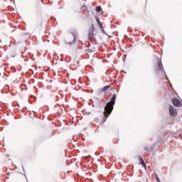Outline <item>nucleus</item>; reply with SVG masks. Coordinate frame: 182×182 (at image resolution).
Instances as JSON below:
<instances>
[{
    "instance_id": "39448f33",
    "label": "nucleus",
    "mask_w": 182,
    "mask_h": 182,
    "mask_svg": "<svg viewBox=\"0 0 182 182\" xmlns=\"http://www.w3.org/2000/svg\"><path fill=\"white\" fill-rule=\"evenodd\" d=\"M172 103L176 107H180V106H181V102H180V100L177 98H173L172 100Z\"/></svg>"
},
{
    "instance_id": "f8f14e48",
    "label": "nucleus",
    "mask_w": 182,
    "mask_h": 182,
    "mask_svg": "<svg viewBox=\"0 0 182 182\" xmlns=\"http://www.w3.org/2000/svg\"><path fill=\"white\" fill-rule=\"evenodd\" d=\"M98 26H99L100 30L103 29V26H102V24H99Z\"/></svg>"
},
{
    "instance_id": "6e6552de",
    "label": "nucleus",
    "mask_w": 182,
    "mask_h": 182,
    "mask_svg": "<svg viewBox=\"0 0 182 182\" xmlns=\"http://www.w3.org/2000/svg\"><path fill=\"white\" fill-rule=\"evenodd\" d=\"M95 19H96L97 23L98 25L102 24V23H100V19L99 18V17H96Z\"/></svg>"
},
{
    "instance_id": "7ed1b4c3",
    "label": "nucleus",
    "mask_w": 182,
    "mask_h": 182,
    "mask_svg": "<svg viewBox=\"0 0 182 182\" xmlns=\"http://www.w3.org/2000/svg\"><path fill=\"white\" fill-rule=\"evenodd\" d=\"M95 36V25L92 23L88 31V38L90 41H94Z\"/></svg>"
},
{
    "instance_id": "9b49d317",
    "label": "nucleus",
    "mask_w": 182,
    "mask_h": 182,
    "mask_svg": "<svg viewBox=\"0 0 182 182\" xmlns=\"http://www.w3.org/2000/svg\"><path fill=\"white\" fill-rule=\"evenodd\" d=\"M11 56H12L13 58H15V51H12V52H11Z\"/></svg>"
},
{
    "instance_id": "0eeeda50",
    "label": "nucleus",
    "mask_w": 182,
    "mask_h": 182,
    "mask_svg": "<svg viewBox=\"0 0 182 182\" xmlns=\"http://www.w3.org/2000/svg\"><path fill=\"white\" fill-rule=\"evenodd\" d=\"M109 89H110V86L107 85L103 88V92H107V90H109Z\"/></svg>"
},
{
    "instance_id": "f257e3e1",
    "label": "nucleus",
    "mask_w": 182,
    "mask_h": 182,
    "mask_svg": "<svg viewBox=\"0 0 182 182\" xmlns=\"http://www.w3.org/2000/svg\"><path fill=\"white\" fill-rule=\"evenodd\" d=\"M116 102V95H113V97L111 98L110 101L107 104V105L105 107V112H104V116L106 119L112 114V112H113V107L114 106V103Z\"/></svg>"
},
{
    "instance_id": "4468645a",
    "label": "nucleus",
    "mask_w": 182,
    "mask_h": 182,
    "mask_svg": "<svg viewBox=\"0 0 182 182\" xmlns=\"http://www.w3.org/2000/svg\"><path fill=\"white\" fill-rule=\"evenodd\" d=\"M7 176H9V173H7Z\"/></svg>"
},
{
    "instance_id": "f03ea898",
    "label": "nucleus",
    "mask_w": 182,
    "mask_h": 182,
    "mask_svg": "<svg viewBox=\"0 0 182 182\" xmlns=\"http://www.w3.org/2000/svg\"><path fill=\"white\" fill-rule=\"evenodd\" d=\"M154 69L156 75H166V71H164V68L163 67V63L159 58L157 59Z\"/></svg>"
},
{
    "instance_id": "9d476101",
    "label": "nucleus",
    "mask_w": 182,
    "mask_h": 182,
    "mask_svg": "<svg viewBox=\"0 0 182 182\" xmlns=\"http://www.w3.org/2000/svg\"><path fill=\"white\" fill-rule=\"evenodd\" d=\"M100 31H101V32H102V33H104L105 35H106V31H105L104 28H102Z\"/></svg>"
},
{
    "instance_id": "20e7f679",
    "label": "nucleus",
    "mask_w": 182,
    "mask_h": 182,
    "mask_svg": "<svg viewBox=\"0 0 182 182\" xmlns=\"http://www.w3.org/2000/svg\"><path fill=\"white\" fill-rule=\"evenodd\" d=\"M169 112L171 116H173V117L177 116V109H174V107L173 106L169 107Z\"/></svg>"
},
{
    "instance_id": "423d86ee",
    "label": "nucleus",
    "mask_w": 182,
    "mask_h": 182,
    "mask_svg": "<svg viewBox=\"0 0 182 182\" xmlns=\"http://www.w3.org/2000/svg\"><path fill=\"white\" fill-rule=\"evenodd\" d=\"M139 164H141L144 168H147V166H146V163L144 162V160H143V158L141 156H139Z\"/></svg>"
},
{
    "instance_id": "1a4fd4ad",
    "label": "nucleus",
    "mask_w": 182,
    "mask_h": 182,
    "mask_svg": "<svg viewBox=\"0 0 182 182\" xmlns=\"http://www.w3.org/2000/svg\"><path fill=\"white\" fill-rule=\"evenodd\" d=\"M102 11V7L100 6H97L96 7V12H100Z\"/></svg>"
},
{
    "instance_id": "ddd939ff",
    "label": "nucleus",
    "mask_w": 182,
    "mask_h": 182,
    "mask_svg": "<svg viewBox=\"0 0 182 182\" xmlns=\"http://www.w3.org/2000/svg\"><path fill=\"white\" fill-rule=\"evenodd\" d=\"M156 181H157V182H161V181H160V178H159V176H156Z\"/></svg>"
}]
</instances>
